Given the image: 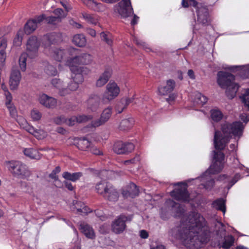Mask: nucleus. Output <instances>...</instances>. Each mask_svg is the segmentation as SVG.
Listing matches in <instances>:
<instances>
[{
  "label": "nucleus",
  "instance_id": "nucleus-1",
  "mask_svg": "<svg viewBox=\"0 0 249 249\" xmlns=\"http://www.w3.org/2000/svg\"><path fill=\"white\" fill-rule=\"evenodd\" d=\"M187 219L189 227L181 226L173 229L175 237L188 242L196 248H200L210 239V230L205 218L196 212H190Z\"/></svg>",
  "mask_w": 249,
  "mask_h": 249
},
{
  "label": "nucleus",
  "instance_id": "nucleus-2",
  "mask_svg": "<svg viewBox=\"0 0 249 249\" xmlns=\"http://www.w3.org/2000/svg\"><path fill=\"white\" fill-rule=\"evenodd\" d=\"M221 131L215 130L214 132L213 143L215 149L223 150L229 142L232 136L240 137L243 130V124L239 121L232 123H225L221 125ZM213 160L221 162L224 160L225 155L221 151H213Z\"/></svg>",
  "mask_w": 249,
  "mask_h": 249
},
{
  "label": "nucleus",
  "instance_id": "nucleus-3",
  "mask_svg": "<svg viewBox=\"0 0 249 249\" xmlns=\"http://www.w3.org/2000/svg\"><path fill=\"white\" fill-rule=\"evenodd\" d=\"M234 75L230 72L219 71L217 73V84L221 88L226 89V95L231 99L235 96L239 87L237 84L234 82Z\"/></svg>",
  "mask_w": 249,
  "mask_h": 249
},
{
  "label": "nucleus",
  "instance_id": "nucleus-4",
  "mask_svg": "<svg viewBox=\"0 0 249 249\" xmlns=\"http://www.w3.org/2000/svg\"><path fill=\"white\" fill-rule=\"evenodd\" d=\"M8 170L15 177L20 179H27L31 173L27 166L19 161L12 160L7 162Z\"/></svg>",
  "mask_w": 249,
  "mask_h": 249
},
{
  "label": "nucleus",
  "instance_id": "nucleus-5",
  "mask_svg": "<svg viewBox=\"0 0 249 249\" xmlns=\"http://www.w3.org/2000/svg\"><path fill=\"white\" fill-rule=\"evenodd\" d=\"M175 185H178V187L170 192V196L177 201L189 202L190 194L187 190L188 185L187 183L178 182Z\"/></svg>",
  "mask_w": 249,
  "mask_h": 249
},
{
  "label": "nucleus",
  "instance_id": "nucleus-6",
  "mask_svg": "<svg viewBox=\"0 0 249 249\" xmlns=\"http://www.w3.org/2000/svg\"><path fill=\"white\" fill-rule=\"evenodd\" d=\"M196 9L197 23L203 26L210 25L212 20L208 6L204 3H200Z\"/></svg>",
  "mask_w": 249,
  "mask_h": 249
},
{
  "label": "nucleus",
  "instance_id": "nucleus-7",
  "mask_svg": "<svg viewBox=\"0 0 249 249\" xmlns=\"http://www.w3.org/2000/svg\"><path fill=\"white\" fill-rule=\"evenodd\" d=\"M132 219L131 215L126 216L124 214L119 215L111 223L112 232L117 234L123 233L126 228V222L131 221Z\"/></svg>",
  "mask_w": 249,
  "mask_h": 249
},
{
  "label": "nucleus",
  "instance_id": "nucleus-8",
  "mask_svg": "<svg viewBox=\"0 0 249 249\" xmlns=\"http://www.w3.org/2000/svg\"><path fill=\"white\" fill-rule=\"evenodd\" d=\"M59 38V35L54 32L47 34L42 37L40 42L46 53H48L55 47Z\"/></svg>",
  "mask_w": 249,
  "mask_h": 249
},
{
  "label": "nucleus",
  "instance_id": "nucleus-9",
  "mask_svg": "<svg viewBox=\"0 0 249 249\" xmlns=\"http://www.w3.org/2000/svg\"><path fill=\"white\" fill-rule=\"evenodd\" d=\"M114 10L123 18H126L133 14V9L130 0H122L114 6Z\"/></svg>",
  "mask_w": 249,
  "mask_h": 249
},
{
  "label": "nucleus",
  "instance_id": "nucleus-10",
  "mask_svg": "<svg viewBox=\"0 0 249 249\" xmlns=\"http://www.w3.org/2000/svg\"><path fill=\"white\" fill-rule=\"evenodd\" d=\"M40 45V41L36 36H32L29 38L26 43V49L27 53L29 54L31 58L37 56Z\"/></svg>",
  "mask_w": 249,
  "mask_h": 249
},
{
  "label": "nucleus",
  "instance_id": "nucleus-11",
  "mask_svg": "<svg viewBox=\"0 0 249 249\" xmlns=\"http://www.w3.org/2000/svg\"><path fill=\"white\" fill-rule=\"evenodd\" d=\"M93 60L92 55L89 53H83L76 55L73 57L69 58L67 60V65L71 66L73 65H89Z\"/></svg>",
  "mask_w": 249,
  "mask_h": 249
},
{
  "label": "nucleus",
  "instance_id": "nucleus-12",
  "mask_svg": "<svg viewBox=\"0 0 249 249\" xmlns=\"http://www.w3.org/2000/svg\"><path fill=\"white\" fill-rule=\"evenodd\" d=\"M134 148V145L132 142L117 141L114 143L113 150L115 153L119 155L128 154L131 153Z\"/></svg>",
  "mask_w": 249,
  "mask_h": 249
},
{
  "label": "nucleus",
  "instance_id": "nucleus-13",
  "mask_svg": "<svg viewBox=\"0 0 249 249\" xmlns=\"http://www.w3.org/2000/svg\"><path fill=\"white\" fill-rule=\"evenodd\" d=\"M112 114V107H108L105 108L101 114L100 118L98 119L92 120L87 127L95 128L104 124L110 118Z\"/></svg>",
  "mask_w": 249,
  "mask_h": 249
},
{
  "label": "nucleus",
  "instance_id": "nucleus-14",
  "mask_svg": "<svg viewBox=\"0 0 249 249\" xmlns=\"http://www.w3.org/2000/svg\"><path fill=\"white\" fill-rule=\"evenodd\" d=\"M120 92V88L115 82H110L107 86V91L104 93L103 100L109 101L117 97Z\"/></svg>",
  "mask_w": 249,
  "mask_h": 249
},
{
  "label": "nucleus",
  "instance_id": "nucleus-15",
  "mask_svg": "<svg viewBox=\"0 0 249 249\" xmlns=\"http://www.w3.org/2000/svg\"><path fill=\"white\" fill-rule=\"evenodd\" d=\"M69 66L72 74L75 76V78L79 82H83V75H87L90 72L89 69L85 67H79L75 65Z\"/></svg>",
  "mask_w": 249,
  "mask_h": 249
},
{
  "label": "nucleus",
  "instance_id": "nucleus-16",
  "mask_svg": "<svg viewBox=\"0 0 249 249\" xmlns=\"http://www.w3.org/2000/svg\"><path fill=\"white\" fill-rule=\"evenodd\" d=\"M139 194V189L138 186L134 183H129L122 190V194L124 198H135Z\"/></svg>",
  "mask_w": 249,
  "mask_h": 249
},
{
  "label": "nucleus",
  "instance_id": "nucleus-17",
  "mask_svg": "<svg viewBox=\"0 0 249 249\" xmlns=\"http://www.w3.org/2000/svg\"><path fill=\"white\" fill-rule=\"evenodd\" d=\"M112 74V68L109 66L105 67V71L99 77L96 81V86L101 87L105 85L109 80Z\"/></svg>",
  "mask_w": 249,
  "mask_h": 249
},
{
  "label": "nucleus",
  "instance_id": "nucleus-18",
  "mask_svg": "<svg viewBox=\"0 0 249 249\" xmlns=\"http://www.w3.org/2000/svg\"><path fill=\"white\" fill-rule=\"evenodd\" d=\"M120 194L117 189L111 184L103 197L110 202H116L119 199Z\"/></svg>",
  "mask_w": 249,
  "mask_h": 249
},
{
  "label": "nucleus",
  "instance_id": "nucleus-19",
  "mask_svg": "<svg viewBox=\"0 0 249 249\" xmlns=\"http://www.w3.org/2000/svg\"><path fill=\"white\" fill-rule=\"evenodd\" d=\"M71 76L72 79V81L69 84L68 88L60 89L59 94L61 96H64L67 94H69L70 93V91L76 90L79 87V84L82 82L78 81V80L75 78V76L73 74H71Z\"/></svg>",
  "mask_w": 249,
  "mask_h": 249
},
{
  "label": "nucleus",
  "instance_id": "nucleus-20",
  "mask_svg": "<svg viewBox=\"0 0 249 249\" xmlns=\"http://www.w3.org/2000/svg\"><path fill=\"white\" fill-rule=\"evenodd\" d=\"M20 79L21 74L20 71L17 70H12L9 80V85L11 89H17Z\"/></svg>",
  "mask_w": 249,
  "mask_h": 249
},
{
  "label": "nucleus",
  "instance_id": "nucleus-21",
  "mask_svg": "<svg viewBox=\"0 0 249 249\" xmlns=\"http://www.w3.org/2000/svg\"><path fill=\"white\" fill-rule=\"evenodd\" d=\"M101 102L100 97L97 94H92L87 100L88 108L92 111H96L99 107Z\"/></svg>",
  "mask_w": 249,
  "mask_h": 249
},
{
  "label": "nucleus",
  "instance_id": "nucleus-22",
  "mask_svg": "<svg viewBox=\"0 0 249 249\" xmlns=\"http://www.w3.org/2000/svg\"><path fill=\"white\" fill-rule=\"evenodd\" d=\"M175 86V81L174 80L169 79L166 81V85L165 86L158 88V91L160 95H167L173 91Z\"/></svg>",
  "mask_w": 249,
  "mask_h": 249
},
{
  "label": "nucleus",
  "instance_id": "nucleus-23",
  "mask_svg": "<svg viewBox=\"0 0 249 249\" xmlns=\"http://www.w3.org/2000/svg\"><path fill=\"white\" fill-rule=\"evenodd\" d=\"M40 103L48 108H53L56 105V100L54 98L48 96L46 94H43L39 98Z\"/></svg>",
  "mask_w": 249,
  "mask_h": 249
},
{
  "label": "nucleus",
  "instance_id": "nucleus-24",
  "mask_svg": "<svg viewBox=\"0 0 249 249\" xmlns=\"http://www.w3.org/2000/svg\"><path fill=\"white\" fill-rule=\"evenodd\" d=\"M134 99L133 97L132 98L121 99L115 107L116 111L118 113H122L123 110L133 101Z\"/></svg>",
  "mask_w": 249,
  "mask_h": 249
},
{
  "label": "nucleus",
  "instance_id": "nucleus-25",
  "mask_svg": "<svg viewBox=\"0 0 249 249\" xmlns=\"http://www.w3.org/2000/svg\"><path fill=\"white\" fill-rule=\"evenodd\" d=\"M66 51L65 50L58 49L54 47L48 53V55L53 57L57 61H61L65 57Z\"/></svg>",
  "mask_w": 249,
  "mask_h": 249
},
{
  "label": "nucleus",
  "instance_id": "nucleus-26",
  "mask_svg": "<svg viewBox=\"0 0 249 249\" xmlns=\"http://www.w3.org/2000/svg\"><path fill=\"white\" fill-rule=\"evenodd\" d=\"M111 185V183L106 180H101L95 185L96 193L103 196Z\"/></svg>",
  "mask_w": 249,
  "mask_h": 249
},
{
  "label": "nucleus",
  "instance_id": "nucleus-27",
  "mask_svg": "<svg viewBox=\"0 0 249 249\" xmlns=\"http://www.w3.org/2000/svg\"><path fill=\"white\" fill-rule=\"evenodd\" d=\"M23 152L26 156L32 159L38 160L41 158L42 155L39 151L33 148H24Z\"/></svg>",
  "mask_w": 249,
  "mask_h": 249
},
{
  "label": "nucleus",
  "instance_id": "nucleus-28",
  "mask_svg": "<svg viewBox=\"0 0 249 249\" xmlns=\"http://www.w3.org/2000/svg\"><path fill=\"white\" fill-rule=\"evenodd\" d=\"M80 230L87 237L90 239H93L95 237V234L92 228L88 224H81Z\"/></svg>",
  "mask_w": 249,
  "mask_h": 249
},
{
  "label": "nucleus",
  "instance_id": "nucleus-29",
  "mask_svg": "<svg viewBox=\"0 0 249 249\" xmlns=\"http://www.w3.org/2000/svg\"><path fill=\"white\" fill-rule=\"evenodd\" d=\"M91 144V142L86 138H81L78 139L76 146L80 150L88 151Z\"/></svg>",
  "mask_w": 249,
  "mask_h": 249
},
{
  "label": "nucleus",
  "instance_id": "nucleus-30",
  "mask_svg": "<svg viewBox=\"0 0 249 249\" xmlns=\"http://www.w3.org/2000/svg\"><path fill=\"white\" fill-rule=\"evenodd\" d=\"M134 123V120L132 118L122 120L120 122L119 128L121 130H128L132 127Z\"/></svg>",
  "mask_w": 249,
  "mask_h": 249
},
{
  "label": "nucleus",
  "instance_id": "nucleus-31",
  "mask_svg": "<svg viewBox=\"0 0 249 249\" xmlns=\"http://www.w3.org/2000/svg\"><path fill=\"white\" fill-rule=\"evenodd\" d=\"M74 205L77 212L82 214L87 215L92 212L91 209L82 202L76 201L75 203H74Z\"/></svg>",
  "mask_w": 249,
  "mask_h": 249
},
{
  "label": "nucleus",
  "instance_id": "nucleus-32",
  "mask_svg": "<svg viewBox=\"0 0 249 249\" xmlns=\"http://www.w3.org/2000/svg\"><path fill=\"white\" fill-rule=\"evenodd\" d=\"M82 176L83 174L81 172H75L71 173L69 172H64L62 174V177L65 179L73 182L76 181Z\"/></svg>",
  "mask_w": 249,
  "mask_h": 249
},
{
  "label": "nucleus",
  "instance_id": "nucleus-33",
  "mask_svg": "<svg viewBox=\"0 0 249 249\" xmlns=\"http://www.w3.org/2000/svg\"><path fill=\"white\" fill-rule=\"evenodd\" d=\"M12 99V96H9L8 97V100H6L5 105L8 109L10 115L11 117L16 119L18 117V113L15 107L13 105V104H11Z\"/></svg>",
  "mask_w": 249,
  "mask_h": 249
},
{
  "label": "nucleus",
  "instance_id": "nucleus-34",
  "mask_svg": "<svg viewBox=\"0 0 249 249\" xmlns=\"http://www.w3.org/2000/svg\"><path fill=\"white\" fill-rule=\"evenodd\" d=\"M73 43L76 46L82 47L86 44L87 40L85 36L83 34H77L73 36Z\"/></svg>",
  "mask_w": 249,
  "mask_h": 249
},
{
  "label": "nucleus",
  "instance_id": "nucleus-35",
  "mask_svg": "<svg viewBox=\"0 0 249 249\" xmlns=\"http://www.w3.org/2000/svg\"><path fill=\"white\" fill-rule=\"evenodd\" d=\"M222 168V162L213 160V164L211 165L208 171L209 174L214 175L220 172Z\"/></svg>",
  "mask_w": 249,
  "mask_h": 249
},
{
  "label": "nucleus",
  "instance_id": "nucleus-36",
  "mask_svg": "<svg viewBox=\"0 0 249 249\" xmlns=\"http://www.w3.org/2000/svg\"><path fill=\"white\" fill-rule=\"evenodd\" d=\"M37 25L36 21L33 19L28 20L24 25V32L27 35L32 33L36 28Z\"/></svg>",
  "mask_w": 249,
  "mask_h": 249
},
{
  "label": "nucleus",
  "instance_id": "nucleus-37",
  "mask_svg": "<svg viewBox=\"0 0 249 249\" xmlns=\"http://www.w3.org/2000/svg\"><path fill=\"white\" fill-rule=\"evenodd\" d=\"M83 18L88 23L96 25L98 22V17L96 15L84 12L82 14Z\"/></svg>",
  "mask_w": 249,
  "mask_h": 249
},
{
  "label": "nucleus",
  "instance_id": "nucleus-38",
  "mask_svg": "<svg viewBox=\"0 0 249 249\" xmlns=\"http://www.w3.org/2000/svg\"><path fill=\"white\" fill-rule=\"evenodd\" d=\"M213 207L217 210L222 211L224 213L226 212L225 201L223 198H219L213 202Z\"/></svg>",
  "mask_w": 249,
  "mask_h": 249
},
{
  "label": "nucleus",
  "instance_id": "nucleus-39",
  "mask_svg": "<svg viewBox=\"0 0 249 249\" xmlns=\"http://www.w3.org/2000/svg\"><path fill=\"white\" fill-rule=\"evenodd\" d=\"M234 240V237L231 235L225 236L221 247L224 249H229L233 246Z\"/></svg>",
  "mask_w": 249,
  "mask_h": 249
},
{
  "label": "nucleus",
  "instance_id": "nucleus-40",
  "mask_svg": "<svg viewBox=\"0 0 249 249\" xmlns=\"http://www.w3.org/2000/svg\"><path fill=\"white\" fill-rule=\"evenodd\" d=\"M29 57V54L27 53H23L21 54L19 58V65L21 70L23 71L26 69L27 58Z\"/></svg>",
  "mask_w": 249,
  "mask_h": 249
},
{
  "label": "nucleus",
  "instance_id": "nucleus-41",
  "mask_svg": "<svg viewBox=\"0 0 249 249\" xmlns=\"http://www.w3.org/2000/svg\"><path fill=\"white\" fill-rule=\"evenodd\" d=\"M24 32L22 30H19L17 32L13 40V45L16 47H19L22 44Z\"/></svg>",
  "mask_w": 249,
  "mask_h": 249
},
{
  "label": "nucleus",
  "instance_id": "nucleus-42",
  "mask_svg": "<svg viewBox=\"0 0 249 249\" xmlns=\"http://www.w3.org/2000/svg\"><path fill=\"white\" fill-rule=\"evenodd\" d=\"M211 116L213 121L216 122L220 121L223 118V114L218 109H213L210 111Z\"/></svg>",
  "mask_w": 249,
  "mask_h": 249
},
{
  "label": "nucleus",
  "instance_id": "nucleus-43",
  "mask_svg": "<svg viewBox=\"0 0 249 249\" xmlns=\"http://www.w3.org/2000/svg\"><path fill=\"white\" fill-rule=\"evenodd\" d=\"M100 36L103 41L108 45L111 46L113 43L112 36L109 32H103L100 34Z\"/></svg>",
  "mask_w": 249,
  "mask_h": 249
},
{
  "label": "nucleus",
  "instance_id": "nucleus-44",
  "mask_svg": "<svg viewBox=\"0 0 249 249\" xmlns=\"http://www.w3.org/2000/svg\"><path fill=\"white\" fill-rule=\"evenodd\" d=\"M107 7L105 4L102 3H98L94 1L90 9L95 12H104L106 11Z\"/></svg>",
  "mask_w": 249,
  "mask_h": 249
},
{
  "label": "nucleus",
  "instance_id": "nucleus-45",
  "mask_svg": "<svg viewBox=\"0 0 249 249\" xmlns=\"http://www.w3.org/2000/svg\"><path fill=\"white\" fill-rule=\"evenodd\" d=\"M200 3L197 2L196 0H182V6L184 8H187L189 6H192L196 8Z\"/></svg>",
  "mask_w": 249,
  "mask_h": 249
},
{
  "label": "nucleus",
  "instance_id": "nucleus-46",
  "mask_svg": "<svg viewBox=\"0 0 249 249\" xmlns=\"http://www.w3.org/2000/svg\"><path fill=\"white\" fill-rule=\"evenodd\" d=\"M45 71L48 75L50 76H54L57 73L56 68L51 65H47L45 69Z\"/></svg>",
  "mask_w": 249,
  "mask_h": 249
},
{
  "label": "nucleus",
  "instance_id": "nucleus-47",
  "mask_svg": "<svg viewBox=\"0 0 249 249\" xmlns=\"http://www.w3.org/2000/svg\"><path fill=\"white\" fill-rule=\"evenodd\" d=\"M31 117L34 121H37L41 119L42 114L38 110L34 109L31 112Z\"/></svg>",
  "mask_w": 249,
  "mask_h": 249
},
{
  "label": "nucleus",
  "instance_id": "nucleus-48",
  "mask_svg": "<svg viewBox=\"0 0 249 249\" xmlns=\"http://www.w3.org/2000/svg\"><path fill=\"white\" fill-rule=\"evenodd\" d=\"M46 21L49 24L55 25L59 22H60V17H56L54 16L46 17Z\"/></svg>",
  "mask_w": 249,
  "mask_h": 249
},
{
  "label": "nucleus",
  "instance_id": "nucleus-49",
  "mask_svg": "<svg viewBox=\"0 0 249 249\" xmlns=\"http://www.w3.org/2000/svg\"><path fill=\"white\" fill-rule=\"evenodd\" d=\"M196 99L197 100L198 104L203 106L208 101V98L206 96L202 95L200 93H198L196 95Z\"/></svg>",
  "mask_w": 249,
  "mask_h": 249
},
{
  "label": "nucleus",
  "instance_id": "nucleus-50",
  "mask_svg": "<svg viewBox=\"0 0 249 249\" xmlns=\"http://www.w3.org/2000/svg\"><path fill=\"white\" fill-rule=\"evenodd\" d=\"M241 178V175L239 173H236L233 178L229 181L228 189H230L234 184H235Z\"/></svg>",
  "mask_w": 249,
  "mask_h": 249
},
{
  "label": "nucleus",
  "instance_id": "nucleus-51",
  "mask_svg": "<svg viewBox=\"0 0 249 249\" xmlns=\"http://www.w3.org/2000/svg\"><path fill=\"white\" fill-rule=\"evenodd\" d=\"M77 119V121L78 123H81L86 122L89 120H90L92 119L93 116L92 115H80L76 116Z\"/></svg>",
  "mask_w": 249,
  "mask_h": 249
},
{
  "label": "nucleus",
  "instance_id": "nucleus-52",
  "mask_svg": "<svg viewBox=\"0 0 249 249\" xmlns=\"http://www.w3.org/2000/svg\"><path fill=\"white\" fill-rule=\"evenodd\" d=\"M241 98L245 106L249 109V89L246 90L245 93Z\"/></svg>",
  "mask_w": 249,
  "mask_h": 249
},
{
  "label": "nucleus",
  "instance_id": "nucleus-53",
  "mask_svg": "<svg viewBox=\"0 0 249 249\" xmlns=\"http://www.w3.org/2000/svg\"><path fill=\"white\" fill-rule=\"evenodd\" d=\"M88 151L95 155H103V152L96 146L93 145L92 143L91 144Z\"/></svg>",
  "mask_w": 249,
  "mask_h": 249
},
{
  "label": "nucleus",
  "instance_id": "nucleus-54",
  "mask_svg": "<svg viewBox=\"0 0 249 249\" xmlns=\"http://www.w3.org/2000/svg\"><path fill=\"white\" fill-rule=\"evenodd\" d=\"M53 13L55 15H56V17L60 18L61 21L62 18H64L66 16V15L64 14V11L61 8H57L55 9L53 11Z\"/></svg>",
  "mask_w": 249,
  "mask_h": 249
},
{
  "label": "nucleus",
  "instance_id": "nucleus-55",
  "mask_svg": "<svg viewBox=\"0 0 249 249\" xmlns=\"http://www.w3.org/2000/svg\"><path fill=\"white\" fill-rule=\"evenodd\" d=\"M140 160V157L139 155H136L134 158L129 160H126L124 161L125 165H128L129 164H135Z\"/></svg>",
  "mask_w": 249,
  "mask_h": 249
},
{
  "label": "nucleus",
  "instance_id": "nucleus-56",
  "mask_svg": "<svg viewBox=\"0 0 249 249\" xmlns=\"http://www.w3.org/2000/svg\"><path fill=\"white\" fill-rule=\"evenodd\" d=\"M54 122L57 124H61L64 123H67V119L64 116H60L56 117L54 119Z\"/></svg>",
  "mask_w": 249,
  "mask_h": 249
},
{
  "label": "nucleus",
  "instance_id": "nucleus-57",
  "mask_svg": "<svg viewBox=\"0 0 249 249\" xmlns=\"http://www.w3.org/2000/svg\"><path fill=\"white\" fill-rule=\"evenodd\" d=\"M215 184L214 179L212 178L208 180L204 185V187L207 190H211Z\"/></svg>",
  "mask_w": 249,
  "mask_h": 249
},
{
  "label": "nucleus",
  "instance_id": "nucleus-58",
  "mask_svg": "<svg viewBox=\"0 0 249 249\" xmlns=\"http://www.w3.org/2000/svg\"><path fill=\"white\" fill-rule=\"evenodd\" d=\"M77 123H78L77 119L75 116H72L68 119H67L66 124L69 126H73Z\"/></svg>",
  "mask_w": 249,
  "mask_h": 249
},
{
  "label": "nucleus",
  "instance_id": "nucleus-59",
  "mask_svg": "<svg viewBox=\"0 0 249 249\" xmlns=\"http://www.w3.org/2000/svg\"><path fill=\"white\" fill-rule=\"evenodd\" d=\"M6 58V53L3 49L0 50V66H2L5 62Z\"/></svg>",
  "mask_w": 249,
  "mask_h": 249
},
{
  "label": "nucleus",
  "instance_id": "nucleus-60",
  "mask_svg": "<svg viewBox=\"0 0 249 249\" xmlns=\"http://www.w3.org/2000/svg\"><path fill=\"white\" fill-rule=\"evenodd\" d=\"M167 202L172 208V209L177 207V210L176 212L177 213H178V208L180 207V205L178 203L171 199H169L168 201H167Z\"/></svg>",
  "mask_w": 249,
  "mask_h": 249
},
{
  "label": "nucleus",
  "instance_id": "nucleus-61",
  "mask_svg": "<svg viewBox=\"0 0 249 249\" xmlns=\"http://www.w3.org/2000/svg\"><path fill=\"white\" fill-rule=\"evenodd\" d=\"M51 83L54 87L60 89L61 85V81L59 79L53 78L52 80Z\"/></svg>",
  "mask_w": 249,
  "mask_h": 249
},
{
  "label": "nucleus",
  "instance_id": "nucleus-62",
  "mask_svg": "<svg viewBox=\"0 0 249 249\" xmlns=\"http://www.w3.org/2000/svg\"><path fill=\"white\" fill-rule=\"evenodd\" d=\"M1 88L4 92V95L6 97V100H8V97L9 96H12L11 94L8 91L7 87L6 86V85L4 84L3 83L1 84Z\"/></svg>",
  "mask_w": 249,
  "mask_h": 249
},
{
  "label": "nucleus",
  "instance_id": "nucleus-63",
  "mask_svg": "<svg viewBox=\"0 0 249 249\" xmlns=\"http://www.w3.org/2000/svg\"><path fill=\"white\" fill-rule=\"evenodd\" d=\"M46 16L45 15H40L37 17H36L34 20L36 21V25L38 23H40L44 20H46Z\"/></svg>",
  "mask_w": 249,
  "mask_h": 249
},
{
  "label": "nucleus",
  "instance_id": "nucleus-64",
  "mask_svg": "<svg viewBox=\"0 0 249 249\" xmlns=\"http://www.w3.org/2000/svg\"><path fill=\"white\" fill-rule=\"evenodd\" d=\"M64 184L66 188H67L69 191H71L74 190L75 189V187L73 186L72 184L68 181H64Z\"/></svg>",
  "mask_w": 249,
  "mask_h": 249
}]
</instances>
